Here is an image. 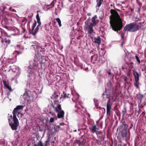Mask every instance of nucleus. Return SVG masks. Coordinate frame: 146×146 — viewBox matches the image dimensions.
Segmentation results:
<instances>
[{
	"instance_id": "43",
	"label": "nucleus",
	"mask_w": 146,
	"mask_h": 146,
	"mask_svg": "<svg viewBox=\"0 0 146 146\" xmlns=\"http://www.w3.org/2000/svg\"><path fill=\"white\" fill-rule=\"evenodd\" d=\"M15 53L17 54V55H19V54H21V52H19L18 51H15Z\"/></svg>"
},
{
	"instance_id": "26",
	"label": "nucleus",
	"mask_w": 146,
	"mask_h": 146,
	"mask_svg": "<svg viewBox=\"0 0 146 146\" xmlns=\"http://www.w3.org/2000/svg\"><path fill=\"white\" fill-rule=\"evenodd\" d=\"M103 1V0H96V2L97 3V5H96V7H100L102 4Z\"/></svg>"
},
{
	"instance_id": "39",
	"label": "nucleus",
	"mask_w": 146,
	"mask_h": 146,
	"mask_svg": "<svg viewBox=\"0 0 146 146\" xmlns=\"http://www.w3.org/2000/svg\"><path fill=\"white\" fill-rule=\"evenodd\" d=\"M37 47L38 49L39 48H41V49H43V50H42V51L40 50V51L41 52H45L44 48H42L41 47L39 46H37Z\"/></svg>"
},
{
	"instance_id": "44",
	"label": "nucleus",
	"mask_w": 146,
	"mask_h": 146,
	"mask_svg": "<svg viewBox=\"0 0 146 146\" xmlns=\"http://www.w3.org/2000/svg\"><path fill=\"white\" fill-rule=\"evenodd\" d=\"M122 68L123 69H127V67L125 65H124L122 67Z\"/></svg>"
},
{
	"instance_id": "35",
	"label": "nucleus",
	"mask_w": 146,
	"mask_h": 146,
	"mask_svg": "<svg viewBox=\"0 0 146 146\" xmlns=\"http://www.w3.org/2000/svg\"><path fill=\"white\" fill-rule=\"evenodd\" d=\"M36 24H37L36 22V21H35V22L33 23V26H32V29L33 30L35 28V27L36 26Z\"/></svg>"
},
{
	"instance_id": "46",
	"label": "nucleus",
	"mask_w": 146,
	"mask_h": 146,
	"mask_svg": "<svg viewBox=\"0 0 146 146\" xmlns=\"http://www.w3.org/2000/svg\"><path fill=\"white\" fill-rule=\"evenodd\" d=\"M123 111L124 112V113L126 112V109H124L123 110ZM123 114L124 115V113H123Z\"/></svg>"
},
{
	"instance_id": "11",
	"label": "nucleus",
	"mask_w": 146,
	"mask_h": 146,
	"mask_svg": "<svg viewBox=\"0 0 146 146\" xmlns=\"http://www.w3.org/2000/svg\"><path fill=\"white\" fill-rule=\"evenodd\" d=\"M108 98V100L107 102V115H110L111 112V106L110 103V98L107 97Z\"/></svg>"
},
{
	"instance_id": "22",
	"label": "nucleus",
	"mask_w": 146,
	"mask_h": 146,
	"mask_svg": "<svg viewBox=\"0 0 146 146\" xmlns=\"http://www.w3.org/2000/svg\"><path fill=\"white\" fill-rule=\"evenodd\" d=\"M39 12V11H37L36 18L37 20V23L38 24H39V25H41V23L40 21V19L39 17V14L38 13V12Z\"/></svg>"
},
{
	"instance_id": "21",
	"label": "nucleus",
	"mask_w": 146,
	"mask_h": 146,
	"mask_svg": "<svg viewBox=\"0 0 146 146\" xmlns=\"http://www.w3.org/2000/svg\"><path fill=\"white\" fill-rule=\"evenodd\" d=\"M124 25L123 24L122 20L120 18L119 16V31L120 30Z\"/></svg>"
},
{
	"instance_id": "30",
	"label": "nucleus",
	"mask_w": 146,
	"mask_h": 146,
	"mask_svg": "<svg viewBox=\"0 0 146 146\" xmlns=\"http://www.w3.org/2000/svg\"><path fill=\"white\" fill-rule=\"evenodd\" d=\"M24 107V106L23 105H18L17 106L16 109L18 110H22Z\"/></svg>"
},
{
	"instance_id": "12",
	"label": "nucleus",
	"mask_w": 146,
	"mask_h": 146,
	"mask_svg": "<svg viewBox=\"0 0 146 146\" xmlns=\"http://www.w3.org/2000/svg\"><path fill=\"white\" fill-rule=\"evenodd\" d=\"M97 15H96L93 17L92 19V23H90V24H92V25L95 26L98 23L99 20L97 19Z\"/></svg>"
},
{
	"instance_id": "49",
	"label": "nucleus",
	"mask_w": 146,
	"mask_h": 146,
	"mask_svg": "<svg viewBox=\"0 0 146 146\" xmlns=\"http://www.w3.org/2000/svg\"><path fill=\"white\" fill-rule=\"evenodd\" d=\"M124 43V42L123 41H122V43L121 44V46L122 47L123 46V44Z\"/></svg>"
},
{
	"instance_id": "38",
	"label": "nucleus",
	"mask_w": 146,
	"mask_h": 146,
	"mask_svg": "<svg viewBox=\"0 0 146 146\" xmlns=\"http://www.w3.org/2000/svg\"><path fill=\"white\" fill-rule=\"evenodd\" d=\"M135 58L138 63H140L141 61L139 57L137 55H136L135 56Z\"/></svg>"
},
{
	"instance_id": "57",
	"label": "nucleus",
	"mask_w": 146,
	"mask_h": 146,
	"mask_svg": "<svg viewBox=\"0 0 146 146\" xmlns=\"http://www.w3.org/2000/svg\"><path fill=\"white\" fill-rule=\"evenodd\" d=\"M9 62H10L11 63H13L14 62H13L12 61V62H10L9 61H8Z\"/></svg>"
},
{
	"instance_id": "47",
	"label": "nucleus",
	"mask_w": 146,
	"mask_h": 146,
	"mask_svg": "<svg viewBox=\"0 0 146 146\" xmlns=\"http://www.w3.org/2000/svg\"><path fill=\"white\" fill-rule=\"evenodd\" d=\"M39 29V27H38V26H37L36 27V29H36V30L38 31Z\"/></svg>"
},
{
	"instance_id": "55",
	"label": "nucleus",
	"mask_w": 146,
	"mask_h": 146,
	"mask_svg": "<svg viewBox=\"0 0 146 146\" xmlns=\"http://www.w3.org/2000/svg\"><path fill=\"white\" fill-rule=\"evenodd\" d=\"M51 6L50 5V4H49V5H47L46 7H49V6Z\"/></svg>"
},
{
	"instance_id": "19",
	"label": "nucleus",
	"mask_w": 146,
	"mask_h": 146,
	"mask_svg": "<svg viewBox=\"0 0 146 146\" xmlns=\"http://www.w3.org/2000/svg\"><path fill=\"white\" fill-rule=\"evenodd\" d=\"M37 55H38V58L39 61L40 62V64L41 65L42 64L44 63V61H45V60L44 58H43L44 56H42L41 55H39L38 54H37Z\"/></svg>"
},
{
	"instance_id": "61",
	"label": "nucleus",
	"mask_w": 146,
	"mask_h": 146,
	"mask_svg": "<svg viewBox=\"0 0 146 146\" xmlns=\"http://www.w3.org/2000/svg\"><path fill=\"white\" fill-rule=\"evenodd\" d=\"M118 129H119V127H118L117 128V131H118Z\"/></svg>"
},
{
	"instance_id": "6",
	"label": "nucleus",
	"mask_w": 146,
	"mask_h": 146,
	"mask_svg": "<svg viewBox=\"0 0 146 146\" xmlns=\"http://www.w3.org/2000/svg\"><path fill=\"white\" fill-rule=\"evenodd\" d=\"M13 122L11 121V119H9L8 121L9 125L11 127V129L13 130H16L19 125V122L18 119L17 118L13 117Z\"/></svg>"
},
{
	"instance_id": "10",
	"label": "nucleus",
	"mask_w": 146,
	"mask_h": 146,
	"mask_svg": "<svg viewBox=\"0 0 146 146\" xmlns=\"http://www.w3.org/2000/svg\"><path fill=\"white\" fill-rule=\"evenodd\" d=\"M97 137L99 139L104 141L106 138V134L105 133H103L101 131H99L96 133Z\"/></svg>"
},
{
	"instance_id": "14",
	"label": "nucleus",
	"mask_w": 146,
	"mask_h": 146,
	"mask_svg": "<svg viewBox=\"0 0 146 146\" xmlns=\"http://www.w3.org/2000/svg\"><path fill=\"white\" fill-rule=\"evenodd\" d=\"M9 15L8 14L5 13L3 17V21L5 22V25H8V20L9 19Z\"/></svg>"
},
{
	"instance_id": "36",
	"label": "nucleus",
	"mask_w": 146,
	"mask_h": 146,
	"mask_svg": "<svg viewBox=\"0 0 146 146\" xmlns=\"http://www.w3.org/2000/svg\"><path fill=\"white\" fill-rule=\"evenodd\" d=\"M33 66H34L37 67L38 64H37V61H36L35 60L34 61V62L33 63Z\"/></svg>"
},
{
	"instance_id": "54",
	"label": "nucleus",
	"mask_w": 146,
	"mask_h": 146,
	"mask_svg": "<svg viewBox=\"0 0 146 146\" xmlns=\"http://www.w3.org/2000/svg\"><path fill=\"white\" fill-rule=\"evenodd\" d=\"M64 123H60V125H64Z\"/></svg>"
},
{
	"instance_id": "59",
	"label": "nucleus",
	"mask_w": 146,
	"mask_h": 146,
	"mask_svg": "<svg viewBox=\"0 0 146 146\" xmlns=\"http://www.w3.org/2000/svg\"><path fill=\"white\" fill-rule=\"evenodd\" d=\"M50 29H52V26H51L50 27Z\"/></svg>"
},
{
	"instance_id": "28",
	"label": "nucleus",
	"mask_w": 146,
	"mask_h": 146,
	"mask_svg": "<svg viewBox=\"0 0 146 146\" xmlns=\"http://www.w3.org/2000/svg\"><path fill=\"white\" fill-rule=\"evenodd\" d=\"M38 31L36 29H35V30H33L32 29L31 32V33L33 36H34L35 35L36 33L38 32Z\"/></svg>"
},
{
	"instance_id": "4",
	"label": "nucleus",
	"mask_w": 146,
	"mask_h": 146,
	"mask_svg": "<svg viewBox=\"0 0 146 146\" xmlns=\"http://www.w3.org/2000/svg\"><path fill=\"white\" fill-rule=\"evenodd\" d=\"M62 95L61 96L60 93L56 92H54L53 94L51 96V98L53 100V104H51V106L53 107V106H56L59 104L60 103L59 101L62 97Z\"/></svg>"
},
{
	"instance_id": "15",
	"label": "nucleus",
	"mask_w": 146,
	"mask_h": 146,
	"mask_svg": "<svg viewBox=\"0 0 146 146\" xmlns=\"http://www.w3.org/2000/svg\"><path fill=\"white\" fill-rule=\"evenodd\" d=\"M3 84L5 88L8 89L10 92L12 91V89L11 87L9 86V84H7V82L5 80H3Z\"/></svg>"
},
{
	"instance_id": "3",
	"label": "nucleus",
	"mask_w": 146,
	"mask_h": 146,
	"mask_svg": "<svg viewBox=\"0 0 146 146\" xmlns=\"http://www.w3.org/2000/svg\"><path fill=\"white\" fill-rule=\"evenodd\" d=\"M128 127V125L124 121H123L119 128L121 134V138L126 142L129 139V137L127 136V129Z\"/></svg>"
},
{
	"instance_id": "58",
	"label": "nucleus",
	"mask_w": 146,
	"mask_h": 146,
	"mask_svg": "<svg viewBox=\"0 0 146 146\" xmlns=\"http://www.w3.org/2000/svg\"><path fill=\"white\" fill-rule=\"evenodd\" d=\"M16 29H17V31H18L19 32V29H17V28H16Z\"/></svg>"
},
{
	"instance_id": "20",
	"label": "nucleus",
	"mask_w": 146,
	"mask_h": 146,
	"mask_svg": "<svg viewBox=\"0 0 146 146\" xmlns=\"http://www.w3.org/2000/svg\"><path fill=\"white\" fill-rule=\"evenodd\" d=\"M15 21V18L11 16V15H9V19L8 20V25L11 24Z\"/></svg>"
},
{
	"instance_id": "34",
	"label": "nucleus",
	"mask_w": 146,
	"mask_h": 146,
	"mask_svg": "<svg viewBox=\"0 0 146 146\" xmlns=\"http://www.w3.org/2000/svg\"><path fill=\"white\" fill-rule=\"evenodd\" d=\"M142 71H144L146 70V66L145 65L143 64L141 66Z\"/></svg>"
},
{
	"instance_id": "7",
	"label": "nucleus",
	"mask_w": 146,
	"mask_h": 146,
	"mask_svg": "<svg viewBox=\"0 0 146 146\" xmlns=\"http://www.w3.org/2000/svg\"><path fill=\"white\" fill-rule=\"evenodd\" d=\"M31 95L34 98H36L37 97V93L35 91L31 92L28 89H25V92L23 94V97L25 100H29L30 96L29 94Z\"/></svg>"
},
{
	"instance_id": "8",
	"label": "nucleus",
	"mask_w": 146,
	"mask_h": 146,
	"mask_svg": "<svg viewBox=\"0 0 146 146\" xmlns=\"http://www.w3.org/2000/svg\"><path fill=\"white\" fill-rule=\"evenodd\" d=\"M94 25H92L91 24H87L85 25L84 26V29L85 31H88V33L89 35V36L90 35L93 34L94 33V30L93 29Z\"/></svg>"
},
{
	"instance_id": "16",
	"label": "nucleus",
	"mask_w": 146,
	"mask_h": 146,
	"mask_svg": "<svg viewBox=\"0 0 146 146\" xmlns=\"http://www.w3.org/2000/svg\"><path fill=\"white\" fill-rule=\"evenodd\" d=\"M133 75L134 77V80H139V74L135 70H133Z\"/></svg>"
},
{
	"instance_id": "53",
	"label": "nucleus",
	"mask_w": 146,
	"mask_h": 146,
	"mask_svg": "<svg viewBox=\"0 0 146 146\" xmlns=\"http://www.w3.org/2000/svg\"><path fill=\"white\" fill-rule=\"evenodd\" d=\"M55 21H53V22H52V25H54V24H55Z\"/></svg>"
},
{
	"instance_id": "41",
	"label": "nucleus",
	"mask_w": 146,
	"mask_h": 146,
	"mask_svg": "<svg viewBox=\"0 0 146 146\" xmlns=\"http://www.w3.org/2000/svg\"><path fill=\"white\" fill-rule=\"evenodd\" d=\"M123 79H124V80L125 81V84H128V82L127 81V78L125 77H123Z\"/></svg>"
},
{
	"instance_id": "60",
	"label": "nucleus",
	"mask_w": 146,
	"mask_h": 146,
	"mask_svg": "<svg viewBox=\"0 0 146 146\" xmlns=\"http://www.w3.org/2000/svg\"><path fill=\"white\" fill-rule=\"evenodd\" d=\"M104 95H105V94H104V93H103V94H102V96H104Z\"/></svg>"
},
{
	"instance_id": "56",
	"label": "nucleus",
	"mask_w": 146,
	"mask_h": 146,
	"mask_svg": "<svg viewBox=\"0 0 146 146\" xmlns=\"http://www.w3.org/2000/svg\"><path fill=\"white\" fill-rule=\"evenodd\" d=\"M1 30L2 29H0V32L1 33V35H2V32L1 31Z\"/></svg>"
},
{
	"instance_id": "62",
	"label": "nucleus",
	"mask_w": 146,
	"mask_h": 146,
	"mask_svg": "<svg viewBox=\"0 0 146 146\" xmlns=\"http://www.w3.org/2000/svg\"><path fill=\"white\" fill-rule=\"evenodd\" d=\"M34 145H35V146H37V145H36L35 144H34Z\"/></svg>"
},
{
	"instance_id": "33",
	"label": "nucleus",
	"mask_w": 146,
	"mask_h": 146,
	"mask_svg": "<svg viewBox=\"0 0 146 146\" xmlns=\"http://www.w3.org/2000/svg\"><path fill=\"white\" fill-rule=\"evenodd\" d=\"M56 0H53L50 3V5L51 7H52L54 6L55 3H56Z\"/></svg>"
},
{
	"instance_id": "52",
	"label": "nucleus",
	"mask_w": 146,
	"mask_h": 146,
	"mask_svg": "<svg viewBox=\"0 0 146 146\" xmlns=\"http://www.w3.org/2000/svg\"><path fill=\"white\" fill-rule=\"evenodd\" d=\"M108 73L109 75H110L111 74V72H108Z\"/></svg>"
},
{
	"instance_id": "23",
	"label": "nucleus",
	"mask_w": 146,
	"mask_h": 146,
	"mask_svg": "<svg viewBox=\"0 0 146 146\" xmlns=\"http://www.w3.org/2000/svg\"><path fill=\"white\" fill-rule=\"evenodd\" d=\"M144 96L143 95L141 94L140 93H138L137 95V99L140 100L141 101L143 98L144 97Z\"/></svg>"
},
{
	"instance_id": "2",
	"label": "nucleus",
	"mask_w": 146,
	"mask_h": 146,
	"mask_svg": "<svg viewBox=\"0 0 146 146\" xmlns=\"http://www.w3.org/2000/svg\"><path fill=\"white\" fill-rule=\"evenodd\" d=\"M139 29V26L135 23H132L127 25L124 27L123 32L121 34V39L123 40L125 31H127L130 32H136Z\"/></svg>"
},
{
	"instance_id": "51",
	"label": "nucleus",
	"mask_w": 146,
	"mask_h": 146,
	"mask_svg": "<svg viewBox=\"0 0 146 146\" xmlns=\"http://www.w3.org/2000/svg\"><path fill=\"white\" fill-rule=\"evenodd\" d=\"M91 15V14L90 13H88L87 14V15L88 16H90Z\"/></svg>"
},
{
	"instance_id": "9",
	"label": "nucleus",
	"mask_w": 146,
	"mask_h": 146,
	"mask_svg": "<svg viewBox=\"0 0 146 146\" xmlns=\"http://www.w3.org/2000/svg\"><path fill=\"white\" fill-rule=\"evenodd\" d=\"M85 143L86 139L82 136L78 139L76 140L74 143L78 145V146H82L85 144Z\"/></svg>"
},
{
	"instance_id": "64",
	"label": "nucleus",
	"mask_w": 146,
	"mask_h": 146,
	"mask_svg": "<svg viewBox=\"0 0 146 146\" xmlns=\"http://www.w3.org/2000/svg\"><path fill=\"white\" fill-rule=\"evenodd\" d=\"M88 115H89V117H90V114H88Z\"/></svg>"
},
{
	"instance_id": "13",
	"label": "nucleus",
	"mask_w": 146,
	"mask_h": 146,
	"mask_svg": "<svg viewBox=\"0 0 146 146\" xmlns=\"http://www.w3.org/2000/svg\"><path fill=\"white\" fill-rule=\"evenodd\" d=\"M89 128L93 133H96H96L98 131H97V130H98V128L97 127L95 124L92 125V126L91 127H90Z\"/></svg>"
},
{
	"instance_id": "5",
	"label": "nucleus",
	"mask_w": 146,
	"mask_h": 146,
	"mask_svg": "<svg viewBox=\"0 0 146 146\" xmlns=\"http://www.w3.org/2000/svg\"><path fill=\"white\" fill-rule=\"evenodd\" d=\"M54 111L58 113L57 117L58 118H63L64 117V112L62 110L61 105L58 104L56 106H53L52 107Z\"/></svg>"
},
{
	"instance_id": "1",
	"label": "nucleus",
	"mask_w": 146,
	"mask_h": 146,
	"mask_svg": "<svg viewBox=\"0 0 146 146\" xmlns=\"http://www.w3.org/2000/svg\"><path fill=\"white\" fill-rule=\"evenodd\" d=\"M111 15L110 17V27L115 31H119V14L115 9H111L110 11Z\"/></svg>"
},
{
	"instance_id": "27",
	"label": "nucleus",
	"mask_w": 146,
	"mask_h": 146,
	"mask_svg": "<svg viewBox=\"0 0 146 146\" xmlns=\"http://www.w3.org/2000/svg\"><path fill=\"white\" fill-rule=\"evenodd\" d=\"M63 97L64 99L68 98L70 97V96H71L70 94H68L67 95L64 92H63Z\"/></svg>"
},
{
	"instance_id": "42",
	"label": "nucleus",
	"mask_w": 146,
	"mask_h": 146,
	"mask_svg": "<svg viewBox=\"0 0 146 146\" xmlns=\"http://www.w3.org/2000/svg\"><path fill=\"white\" fill-rule=\"evenodd\" d=\"M54 117H51L50 119V122L52 123L54 121Z\"/></svg>"
},
{
	"instance_id": "17",
	"label": "nucleus",
	"mask_w": 146,
	"mask_h": 146,
	"mask_svg": "<svg viewBox=\"0 0 146 146\" xmlns=\"http://www.w3.org/2000/svg\"><path fill=\"white\" fill-rule=\"evenodd\" d=\"M94 42L97 43L98 45H100L101 42V38L100 36H98L97 37H94Z\"/></svg>"
},
{
	"instance_id": "29",
	"label": "nucleus",
	"mask_w": 146,
	"mask_h": 146,
	"mask_svg": "<svg viewBox=\"0 0 146 146\" xmlns=\"http://www.w3.org/2000/svg\"><path fill=\"white\" fill-rule=\"evenodd\" d=\"M4 41L3 39H2L1 40V42L2 43H3ZM4 41L7 44H9L10 42V40L9 39H7V38H5L4 39Z\"/></svg>"
},
{
	"instance_id": "37",
	"label": "nucleus",
	"mask_w": 146,
	"mask_h": 146,
	"mask_svg": "<svg viewBox=\"0 0 146 146\" xmlns=\"http://www.w3.org/2000/svg\"><path fill=\"white\" fill-rule=\"evenodd\" d=\"M37 146H43V144L41 141H39L37 144Z\"/></svg>"
},
{
	"instance_id": "18",
	"label": "nucleus",
	"mask_w": 146,
	"mask_h": 146,
	"mask_svg": "<svg viewBox=\"0 0 146 146\" xmlns=\"http://www.w3.org/2000/svg\"><path fill=\"white\" fill-rule=\"evenodd\" d=\"M19 110H18L16 108H15L14 109V110L13 112V118H17L16 115H18L19 114V113L18 112Z\"/></svg>"
},
{
	"instance_id": "48",
	"label": "nucleus",
	"mask_w": 146,
	"mask_h": 146,
	"mask_svg": "<svg viewBox=\"0 0 146 146\" xmlns=\"http://www.w3.org/2000/svg\"><path fill=\"white\" fill-rule=\"evenodd\" d=\"M25 21H26L25 23H26V22H27V21H26V19H24L23 20H22L23 22Z\"/></svg>"
},
{
	"instance_id": "63",
	"label": "nucleus",
	"mask_w": 146,
	"mask_h": 146,
	"mask_svg": "<svg viewBox=\"0 0 146 146\" xmlns=\"http://www.w3.org/2000/svg\"><path fill=\"white\" fill-rule=\"evenodd\" d=\"M74 132H76L77 131V130H74Z\"/></svg>"
},
{
	"instance_id": "24",
	"label": "nucleus",
	"mask_w": 146,
	"mask_h": 146,
	"mask_svg": "<svg viewBox=\"0 0 146 146\" xmlns=\"http://www.w3.org/2000/svg\"><path fill=\"white\" fill-rule=\"evenodd\" d=\"M96 143L99 146L101 145L104 143V141H102L100 139H97L96 141Z\"/></svg>"
},
{
	"instance_id": "40",
	"label": "nucleus",
	"mask_w": 146,
	"mask_h": 146,
	"mask_svg": "<svg viewBox=\"0 0 146 146\" xmlns=\"http://www.w3.org/2000/svg\"><path fill=\"white\" fill-rule=\"evenodd\" d=\"M50 140V138L48 137V141H45V143L44 145V146H47L49 144V143H48V142L49 141V140Z\"/></svg>"
},
{
	"instance_id": "25",
	"label": "nucleus",
	"mask_w": 146,
	"mask_h": 146,
	"mask_svg": "<svg viewBox=\"0 0 146 146\" xmlns=\"http://www.w3.org/2000/svg\"><path fill=\"white\" fill-rule=\"evenodd\" d=\"M139 80H135V82L134 83V86L136 87L137 89H139Z\"/></svg>"
},
{
	"instance_id": "32",
	"label": "nucleus",
	"mask_w": 146,
	"mask_h": 146,
	"mask_svg": "<svg viewBox=\"0 0 146 146\" xmlns=\"http://www.w3.org/2000/svg\"><path fill=\"white\" fill-rule=\"evenodd\" d=\"M21 33H24L26 31L25 29L23 27V24L21 25Z\"/></svg>"
},
{
	"instance_id": "50",
	"label": "nucleus",
	"mask_w": 146,
	"mask_h": 146,
	"mask_svg": "<svg viewBox=\"0 0 146 146\" xmlns=\"http://www.w3.org/2000/svg\"><path fill=\"white\" fill-rule=\"evenodd\" d=\"M11 11H14V12L16 11L15 10V9H12Z\"/></svg>"
},
{
	"instance_id": "45",
	"label": "nucleus",
	"mask_w": 146,
	"mask_h": 146,
	"mask_svg": "<svg viewBox=\"0 0 146 146\" xmlns=\"http://www.w3.org/2000/svg\"><path fill=\"white\" fill-rule=\"evenodd\" d=\"M94 56H95V55L91 56V62H92L93 60H94L93 58Z\"/></svg>"
},
{
	"instance_id": "31",
	"label": "nucleus",
	"mask_w": 146,
	"mask_h": 146,
	"mask_svg": "<svg viewBox=\"0 0 146 146\" xmlns=\"http://www.w3.org/2000/svg\"><path fill=\"white\" fill-rule=\"evenodd\" d=\"M56 21L58 22V24L59 25V26L60 27L62 26V25L61 24V21L59 18H57L56 19Z\"/></svg>"
}]
</instances>
